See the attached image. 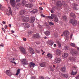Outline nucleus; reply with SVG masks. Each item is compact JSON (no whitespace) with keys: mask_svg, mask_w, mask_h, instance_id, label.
Wrapping results in <instances>:
<instances>
[{"mask_svg":"<svg viewBox=\"0 0 79 79\" xmlns=\"http://www.w3.org/2000/svg\"><path fill=\"white\" fill-rule=\"evenodd\" d=\"M19 49L21 52V53H23V54H26V53L27 52L26 51V50H25V49H24V48L20 46L19 47Z\"/></svg>","mask_w":79,"mask_h":79,"instance_id":"nucleus-1","label":"nucleus"},{"mask_svg":"<svg viewBox=\"0 0 79 79\" xmlns=\"http://www.w3.org/2000/svg\"><path fill=\"white\" fill-rule=\"evenodd\" d=\"M70 53L72 55H77L79 53L77 52L76 51L75 49L73 48L72 49Z\"/></svg>","mask_w":79,"mask_h":79,"instance_id":"nucleus-2","label":"nucleus"},{"mask_svg":"<svg viewBox=\"0 0 79 79\" xmlns=\"http://www.w3.org/2000/svg\"><path fill=\"white\" fill-rule=\"evenodd\" d=\"M70 23H71L72 24L73 26H76L77 24V21L75 19H71L70 20Z\"/></svg>","mask_w":79,"mask_h":79,"instance_id":"nucleus-3","label":"nucleus"},{"mask_svg":"<svg viewBox=\"0 0 79 79\" xmlns=\"http://www.w3.org/2000/svg\"><path fill=\"white\" fill-rule=\"evenodd\" d=\"M21 18H23V21H24V22H27L28 21H29V17H24V16H21Z\"/></svg>","mask_w":79,"mask_h":79,"instance_id":"nucleus-4","label":"nucleus"},{"mask_svg":"<svg viewBox=\"0 0 79 79\" xmlns=\"http://www.w3.org/2000/svg\"><path fill=\"white\" fill-rule=\"evenodd\" d=\"M33 38H34V39H36L37 38V39H40V38H41V37H40V35H39V34H35L33 35Z\"/></svg>","mask_w":79,"mask_h":79,"instance_id":"nucleus-5","label":"nucleus"},{"mask_svg":"<svg viewBox=\"0 0 79 79\" xmlns=\"http://www.w3.org/2000/svg\"><path fill=\"white\" fill-rule=\"evenodd\" d=\"M10 0V4L12 6L15 7V5H16V2L14 0Z\"/></svg>","mask_w":79,"mask_h":79,"instance_id":"nucleus-6","label":"nucleus"},{"mask_svg":"<svg viewBox=\"0 0 79 79\" xmlns=\"http://www.w3.org/2000/svg\"><path fill=\"white\" fill-rule=\"evenodd\" d=\"M56 6L57 7H60L62 6V4L61 3V2L60 1H58L56 3Z\"/></svg>","mask_w":79,"mask_h":79,"instance_id":"nucleus-7","label":"nucleus"},{"mask_svg":"<svg viewBox=\"0 0 79 79\" xmlns=\"http://www.w3.org/2000/svg\"><path fill=\"white\" fill-rule=\"evenodd\" d=\"M63 34L65 37H68L69 35V31H64Z\"/></svg>","mask_w":79,"mask_h":79,"instance_id":"nucleus-8","label":"nucleus"},{"mask_svg":"<svg viewBox=\"0 0 79 79\" xmlns=\"http://www.w3.org/2000/svg\"><path fill=\"white\" fill-rule=\"evenodd\" d=\"M56 53L57 55L60 56L61 53V51L57 49L56 51Z\"/></svg>","mask_w":79,"mask_h":79,"instance_id":"nucleus-9","label":"nucleus"},{"mask_svg":"<svg viewBox=\"0 0 79 79\" xmlns=\"http://www.w3.org/2000/svg\"><path fill=\"white\" fill-rule=\"evenodd\" d=\"M6 74H7L9 76H12V73L9 70H7L6 72Z\"/></svg>","mask_w":79,"mask_h":79,"instance_id":"nucleus-10","label":"nucleus"},{"mask_svg":"<svg viewBox=\"0 0 79 79\" xmlns=\"http://www.w3.org/2000/svg\"><path fill=\"white\" fill-rule=\"evenodd\" d=\"M8 8L9 9V13L10 14L7 13V15L8 16H10L11 15V16H12L13 15V13H12V11H11V7H8Z\"/></svg>","mask_w":79,"mask_h":79,"instance_id":"nucleus-11","label":"nucleus"},{"mask_svg":"<svg viewBox=\"0 0 79 79\" xmlns=\"http://www.w3.org/2000/svg\"><path fill=\"white\" fill-rule=\"evenodd\" d=\"M61 61V58H57L55 60V62L58 63H60Z\"/></svg>","mask_w":79,"mask_h":79,"instance_id":"nucleus-12","label":"nucleus"},{"mask_svg":"<svg viewBox=\"0 0 79 79\" xmlns=\"http://www.w3.org/2000/svg\"><path fill=\"white\" fill-rule=\"evenodd\" d=\"M25 6L27 8H31V7L33 6V5L31 3L26 4Z\"/></svg>","mask_w":79,"mask_h":79,"instance_id":"nucleus-13","label":"nucleus"},{"mask_svg":"<svg viewBox=\"0 0 79 79\" xmlns=\"http://www.w3.org/2000/svg\"><path fill=\"white\" fill-rule=\"evenodd\" d=\"M38 11V10H37V9H34L33 10H32L31 11V13L32 14H33L34 15L35 13H37V12Z\"/></svg>","mask_w":79,"mask_h":79,"instance_id":"nucleus-14","label":"nucleus"},{"mask_svg":"<svg viewBox=\"0 0 79 79\" xmlns=\"http://www.w3.org/2000/svg\"><path fill=\"white\" fill-rule=\"evenodd\" d=\"M29 66L30 68L32 67H34L35 66V64L33 62H30L29 64Z\"/></svg>","mask_w":79,"mask_h":79,"instance_id":"nucleus-15","label":"nucleus"},{"mask_svg":"<svg viewBox=\"0 0 79 79\" xmlns=\"http://www.w3.org/2000/svg\"><path fill=\"white\" fill-rule=\"evenodd\" d=\"M22 64H24V65H27V61L26 60V59H23V61H22Z\"/></svg>","mask_w":79,"mask_h":79,"instance_id":"nucleus-16","label":"nucleus"},{"mask_svg":"<svg viewBox=\"0 0 79 79\" xmlns=\"http://www.w3.org/2000/svg\"><path fill=\"white\" fill-rule=\"evenodd\" d=\"M68 54L66 53H64L62 55V57L63 58H67L68 56Z\"/></svg>","mask_w":79,"mask_h":79,"instance_id":"nucleus-17","label":"nucleus"},{"mask_svg":"<svg viewBox=\"0 0 79 79\" xmlns=\"http://www.w3.org/2000/svg\"><path fill=\"white\" fill-rule=\"evenodd\" d=\"M24 25L26 28H29V27H30V25L27 23H24Z\"/></svg>","mask_w":79,"mask_h":79,"instance_id":"nucleus-18","label":"nucleus"},{"mask_svg":"<svg viewBox=\"0 0 79 79\" xmlns=\"http://www.w3.org/2000/svg\"><path fill=\"white\" fill-rule=\"evenodd\" d=\"M53 41L52 40L48 41V44H49V45H51V46H52L53 45Z\"/></svg>","mask_w":79,"mask_h":79,"instance_id":"nucleus-19","label":"nucleus"},{"mask_svg":"<svg viewBox=\"0 0 79 79\" xmlns=\"http://www.w3.org/2000/svg\"><path fill=\"white\" fill-rule=\"evenodd\" d=\"M73 8L74 10H77V7H76L77 6V5L76 3L73 4Z\"/></svg>","mask_w":79,"mask_h":79,"instance_id":"nucleus-20","label":"nucleus"},{"mask_svg":"<svg viewBox=\"0 0 79 79\" xmlns=\"http://www.w3.org/2000/svg\"><path fill=\"white\" fill-rule=\"evenodd\" d=\"M26 13V10H21L20 11V14L21 15H24V13Z\"/></svg>","mask_w":79,"mask_h":79,"instance_id":"nucleus-21","label":"nucleus"},{"mask_svg":"<svg viewBox=\"0 0 79 79\" xmlns=\"http://www.w3.org/2000/svg\"><path fill=\"white\" fill-rule=\"evenodd\" d=\"M35 17H32L31 19L30 20V22L31 23H32L33 22H34V21H35Z\"/></svg>","mask_w":79,"mask_h":79,"instance_id":"nucleus-22","label":"nucleus"},{"mask_svg":"<svg viewBox=\"0 0 79 79\" xmlns=\"http://www.w3.org/2000/svg\"><path fill=\"white\" fill-rule=\"evenodd\" d=\"M44 33L46 35H47V36H48V35L50 34V32L49 31H47L45 32Z\"/></svg>","mask_w":79,"mask_h":79,"instance_id":"nucleus-23","label":"nucleus"},{"mask_svg":"<svg viewBox=\"0 0 79 79\" xmlns=\"http://www.w3.org/2000/svg\"><path fill=\"white\" fill-rule=\"evenodd\" d=\"M47 56H48V57L49 58H52V57H53V56L52 55V54L50 53H48L47 55Z\"/></svg>","mask_w":79,"mask_h":79,"instance_id":"nucleus-24","label":"nucleus"},{"mask_svg":"<svg viewBox=\"0 0 79 79\" xmlns=\"http://www.w3.org/2000/svg\"><path fill=\"white\" fill-rule=\"evenodd\" d=\"M70 16H71V17H72V18H76L75 14H74L73 13H71L70 14Z\"/></svg>","mask_w":79,"mask_h":79,"instance_id":"nucleus-25","label":"nucleus"},{"mask_svg":"<svg viewBox=\"0 0 79 79\" xmlns=\"http://www.w3.org/2000/svg\"><path fill=\"white\" fill-rule=\"evenodd\" d=\"M29 51L32 54V55L34 54V53H35L34 52V50L31 48L29 50Z\"/></svg>","mask_w":79,"mask_h":79,"instance_id":"nucleus-26","label":"nucleus"},{"mask_svg":"<svg viewBox=\"0 0 79 79\" xmlns=\"http://www.w3.org/2000/svg\"><path fill=\"white\" fill-rule=\"evenodd\" d=\"M61 75L63 77H68V74H63L62 73Z\"/></svg>","mask_w":79,"mask_h":79,"instance_id":"nucleus-27","label":"nucleus"},{"mask_svg":"<svg viewBox=\"0 0 79 79\" xmlns=\"http://www.w3.org/2000/svg\"><path fill=\"white\" fill-rule=\"evenodd\" d=\"M61 71H62V72H65V71H66V68L63 67L61 68Z\"/></svg>","mask_w":79,"mask_h":79,"instance_id":"nucleus-28","label":"nucleus"},{"mask_svg":"<svg viewBox=\"0 0 79 79\" xmlns=\"http://www.w3.org/2000/svg\"><path fill=\"white\" fill-rule=\"evenodd\" d=\"M15 59L13 58L12 61H11V63H14V64H16V63L15 62Z\"/></svg>","mask_w":79,"mask_h":79,"instance_id":"nucleus-29","label":"nucleus"},{"mask_svg":"<svg viewBox=\"0 0 79 79\" xmlns=\"http://www.w3.org/2000/svg\"><path fill=\"white\" fill-rule=\"evenodd\" d=\"M19 73H20V69H19L18 70H17V73L15 74L16 75V76H18Z\"/></svg>","mask_w":79,"mask_h":79,"instance_id":"nucleus-30","label":"nucleus"},{"mask_svg":"<svg viewBox=\"0 0 79 79\" xmlns=\"http://www.w3.org/2000/svg\"><path fill=\"white\" fill-rule=\"evenodd\" d=\"M40 65L41 67H44L45 66V63L44 62L41 63L40 64Z\"/></svg>","mask_w":79,"mask_h":79,"instance_id":"nucleus-31","label":"nucleus"},{"mask_svg":"<svg viewBox=\"0 0 79 79\" xmlns=\"http://www.w3.org/2000/svg\"><path fill=\"white\" fill-rule=\"evenodd\" d=\"M20 3H18L16 5V8L18 9L19 7H20Z\"/></svg>","mask_w":79,"mask_h":79,"instance_id":"nucleus-32","label":"nucleus"},{"mask_svg":"<svg viewBox=\"0 0 79 79\" xmlns=\"http://www.w3.org/2000/svg\"><path fill=\"white\" fill-rule=\"evenodd\" d=\"M26 1L25 0H23L22 1V5L23 6H24L25 5V4H26Z\"/></svg>","mask_w":79,"mask_h":79,"instance_id":"nucleus-33","label":"nucleus"},{"mask_svg":"<svg viewBox=\"0 0 79 79\" xmlns=\"http://www.w3.org/2000/svg\"><path fill=\"white\" fill-rule=\"evenodd\" d=\"M71 74L72 75H73L74 76V75H76V74H77V72H72Z\"/></svg>","mask_w":79,"mask_h":79,"instance_id":"nucleus-34","label":"nucleus"},{"mask_svg":"<svg viewBox=\"0 0 79 79\" xmlns=\"http://www.w3.org/2000/svg\"><path fill=\"white\" fill-rule=\"evenodd\" d=\"M58 44L59 47V48H60V47H61V43L58 42Z\"/></svg>","mask_w":79,"mask_h":79,"instance_id":"nucleus-35","label":"nucleus"},{"mask_svg":"<svg viewBox=\"0 0 79 79\" xmlns=\"http://www.w3.org/2000/svg\"><path fill=\"white\" fill-rule=\"evenodd\" d=\"M70 45H71L72 47H76V44L74 43H71L70 44Z\"/></svg>","mask_w":79,"mask_h":79,"instance_id":"nucleus-36","label":"nucleus"},{"mask_svg":"<svg viewBox=\"0 0 79 79\" xmlns=\"http://www.w3.org/2000/svg\"><path fill=\"white\" fill-rule=\"evenodd\" d=\"M63 19L64 20H66L67 19L66 16H63Z\"/></svg>","mask_w":79,"mask_h":79,"instance_id":"nucleus-37","label":"nucleus"},{"mask_svg":"<svg viewBox=\"0 0 79 79\" xmlns=\"http://www.w3.org/2000/svg\"><path fill=\"white\" fill-rule=\"evenodd\" d=\"M49 23L50 26L54 25V23H53L52 22H49Z\"/></svg>","mask_w":79,"mask_h":79,"instance_id":"nucleus-38","label":"nucleus"},{"mask_svg":"<svg viewBox=\"0 0 79 79\" xmlns=\"http://www.w3.org/2000/svg\"><path fill=\"white\" fill-rule=\"evenodd\" d=\"M64 50H68V47L66 46H64Z\"/></svg>","mask_w":79,"mask_h":79,"instance_id":"nucleus-39","label":"nucleus"},{"mask_svg":"<svg viewBox=\"0 0 79 79\" xmlns=\"http://www.w3.org/2000/svg\"><path fill=\"white\" fill-rule=\"evenodd\" d=\"M58 19L57 18H56L54 19V21L55 23L58 22Z\"/></svg>","mask_w":79,"mask_h":79,"instance_id":"nucleus-40","label":"nucleus"},{"mask_svg":"<svg viewBox=\"0 0 79 79\" xmlns=\"http://www.w3.org/2000/svg\"><path fill=\"white\" fill-rule=\"evenodd\" d=\"M48 18H49V19H53V16L51 17L50 16H48Z\"/></svg>","mask_w":79,"mask_h":79,"instance_id":"nucleus-41","label":"nucleus"},{"mask_svg":"<svg viewBox=\"0 0 79 79\" xmlns=\"http://www.w3.org/2000/svg\"><path fill=\"white\" fill-rule=\"evenodd\" d=\"M50 70L51 71H52V72L53 71H54V70H53V68L52 67H50Z\"/></svg>","mask_w":79,"mask_h":79,"instance_id":"nucleus-42","label":"nucleus"},{"mask_svg":"<svg viewBox=\"0 0 79 79\" xmlns=\"http://www.w3.org/2000/svg\"><path fill=\"white\" fill-rule=\"evenodd\" d=\"M39 78H40L41 79H45V78L43 76H40L39 77Z\"/></svg>","mask_w":79,"mask_h":79,"instance_id":"nucleus-43","label":"nucleus"},{"mask_svg":"<svg viewBox=\"0 0 79 79\" xmlns=\"http://www.w3.org/2000/svg\"><path fill=\"white\" fill-rule=\"evenodd\" d=\"M75 78L76 79H79V75L78 76L75 77Z\"/></svg>","mask_w":79,"mask_h":79,"instance_id":"nucleus-44","label":"nucleus"},{"mask_svg":"<svg viewBox=\"0 0 79 79\" xmlns=\"http://www.w3.org/2000/svg\"><path fill=\"white\" fill-rule=\"evenodd\" d=\"M66 39L65 40H69V37L68 36H66Z\"/></svg>","mask_w":79,"mask_h":79,"instance_id":"nucleus-45","label":"nucleus"},{"mask_svg":"<svg viewBox=\"0 0 79 79\" xmlns=\"http://www.w3.org/2000/svg\"><path fill=\"white\" fill-rule=\"evenodd\" d=\"M23 41H26V40H27L26 38H23Z\"/></svg>","mask_w":79,"mask_h":79,"instance_id":"nucleus-46","label":"nucleus"},{"mask_svg":"<svg viewBox=\"0 0 79 79\" xmlns=\"http://www.w3.org/2000/svg\"><path fill=\"white\" fill-rule=\"evenodd\" d=\"M51 12L52 13H54V11L53 10H51Z\"/></svg>","mask_w":79,"mask_h":79,"instance_id":"nucleus-47","label":"nucleus"},{"mask_svg":"<svg viewBox=\"0 0 79 79\" xmlns=\"http://www.w3.org/2000/svg\"><path fill=\"white\" fill-rule=\"evenodd\" d=\"M40 10H43V8L42 7H40Z\"/></svg>","mask_w":79,"mask_h":79,"instance_id":"nucleus-48","label":"nucleus"},{"mask_svg":"<svg viewBox=\"0 0 79 79\" xmlns=\"http://www.w3.org/2000/svg\"><path fill=\"white\" fill-rule=\"evenodd\" d=\"M0 47H3V44H1L0 45Z\"/></svg>","mask_w":79,"mask_h":79,"instance_id":"nucleus-49","label":"nucleus"},{"mask_svg":"<svg viewBox=\"0 0 79 79\" xmlns=\"http://www.w3.org/2000/svg\"><path fill=\"white\" fill-rule=\"evenodd\" d=\"M41 16H42V17H43V18H45V16L43 14L41 15Z\"/></svg>","mask_w":79,"mask_h":79,"instance_id":"nucleus-50","label":"nucleus"},{"mask_svg":"<svg viewBox=\"0 0 79 79\" xmlns=\"http://www.w3.org/2000/svg\"><path fill=\"white\" fill-rule=\"evenodd\" d=\"M7 27H8V26L7 25H6V26H5V28L6 29V28H7Z\"/></svg>","mask_w":79,"mask_h":79,"instance_id":"nucleus-51","label":"nucleus"},{"mask_svg":"<svg viewBox=\"0 0 79 79\" xmlns=\"http://www.w3.org/2000/svg\"><path fill=\"white\" fill-rule=\"evenodd\" d=\"M36 53H40V51L36 50Z\"/></svg>","mask_w":79,"mask_h":79,"instance_id":"nucleus-52","label":"nucleus"},{"mask_svg":"<svg viewBox=\"0 0 79 79\" xmlns=\"http://www.w3.org/2000/svg\"><path fill=\"white\" fill-rule=\"evenodd\" d=\"M16 2H19L20 0H16Z\"/></svg>","mask_w":79,"mask_h":79,"instance_id":"nucleus-53","label":"nucleus"},{"mask_svg":"<svg viewBox=\"0 0 79 79\" xmlns=\"http://www.w3.org/2000/svg\"><path fill=\"white\" fill-rule=\"evenodd\" d=\"M2 23L3 24H6L5 22V21H3Z\"/></svg>","mask_w":79,"mask_h":79,"instance_id":"nucleus-54","label":"nucleus"},{"mask_svg":"<svg viewBox=\"0 0 79 79\" xmlns=\"http://www.w3.org/2000/svg\"><path fill=\"white\" fill-rule=\"evenodd\" d=\"M51 17H52V16H53V18L54 17V15L53 14H51Z\"/></svg>","mask_w":79,"mask_h":79,"instance_id":"nucleus-55","label":"nucleus"},{"mask_svg":"<svg viewBox=\"0 0 79 79\" xmlns=\"http://www.w3.org/2000/svg\"><path fill=\"white\" fill-rule=\"evenodd\" d=\"M11 32H12V33H15V31H13V30H11Z\"/></svg>","mask_w":79,"mask_h":79,"instance_id":"nucleus-56","label":"nucleus"},{"mask_svg":"<svg viewBox=\"0 0 79 79\" xmlns=\"http://www.w3.org/2000/svg\"><path fill=\"white\" fill-rule=\"evenodd\" d=\"M2 30L3 31H4V32H5V29H4V28H2Z\"/></svg>","mask_w":79,"mask_h":79,"instance_id":"nucleus-57","label":"nucleus"},{"mask_svg":"<svg viewBox=\"0 0 79 79\" xmlns=\"http://www.w3.org/2000/svg\"><path fill=\"white\" fill-rule=\"evenodd\" d=\"M44 39H47V37L46 36H45L44 37Z\"/></svg>","mask_w":79,"mask_h":79,"instance_id":"nucleus-58","label":"nucleus"},{"mask_svg":"<svg viewBox=\"0 0 79 79\" xmlns=\"http://www.w3.org/2000/svg\"><path fill=\"white\" fill-rule=\"evenodd\" d=\"M30 2H32L33 0H29Z\"/></svg>","mask_w":79,"mask_h":79,"instance_id":"nucleus-59","label":"nucleus"},{"mask_svg":"<svg viewBox=\"0 0 79 79\" xmlns=\"http://www.w3.org/2000/svg\"><path fill=\"white\" fill-rule=\"evenodd\" d=\"M9 27H11V24H9Z\"/></svg>","mask_w":79,"mask_h":79,"instance_id":"nucleus-60","label":"nucleus"},{"mask_svg":"<svg viewBox=\"0 0 79 79\" xmlns=\"http://www.w3.org/2000/svg\"><path fill=\"white\" fill-rule=\"evenodd\" d=\"M44 53H45V52H44L43 53H42V55H43Z\"/></svg>","mask_w":79,"mask_h":79,"instance_id":"nucleus-61","label":"nucleus"},{"mask_svg":"<svg viewBox=\"0 0 79 79\" xmlns=\"http://www.w3.org/2000/svg\"><path fill=\"white\" fill-rule=\"evenodd\" d=\"M5 14L6 15H7L8 13H5Z\"/></svg>","mask_w":79,"mask_h":79,"instance_id":"nucleus-62","label":"nucleus"},{"mask_svg":"<svg viewBox=\"0 0 79 79\" xmlns=\"http://www.w3.org/2000/svg\"><path fill=\"white\" fill-rule=\"evenodd\" d=\"M77 50H78L79 51V48H77Z\"/></svg>","mask_w":79,"mask_h":79,"instance_id":"nucleus-63","label":"nucleus"},{"mask_svg":"<svg viewBox=\"0 0 79 79\" xmlns=\"http://www.w3.org/2000/svg\"><path fill=\"white\" fill-rule=\"evenodd\" d=\"M53 68H55V64H54V65H53Z\"/></svg>","mask_w":79,"mask_h":79,"instance_id":"nucleus-64","label":"nucleus"}]
</instances>
